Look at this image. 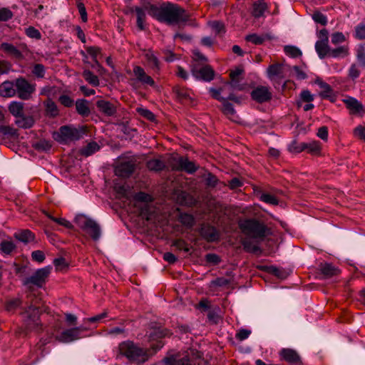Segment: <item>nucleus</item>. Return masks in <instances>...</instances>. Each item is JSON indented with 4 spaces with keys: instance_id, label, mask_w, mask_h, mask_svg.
<instances>
[{
    "instance_id": "nucleus-1",
    "label": "nucleus",
    "mask_w": 365,
    "mask_h": 365,
    "mask_svg": "<svg viewBox=\"0 0 365 365\" xmlns=\"http://www.w3.org/2000/svg\"><path fill=\"white\" fill-rule=\"evenodd\" d=\"M145 9L148 14L160 23L168 25L187 22L190 20V14L178 4L170 1L163 2L159 5L147 4Z\"/></svg>"
},
{
    "instance_id": "nucleus-2",
    "label": "nucleus",
    "mask_w": 365,
    "mask_h": 365,
    "mask_svg": "<svg viewBox=\"0 0 365 365\" xmlns=\"http://www.w3.org/2000/svg\"><path fill=\"white\" fill-rule=\"evenodd\" d=\"M118 348L120 354L131 362L141 364L148 359L149 355L147 350L132 341H125L120 343Z\"/></svg>"
},
{
    "instance_id": "nucleus-3",
    "label": "nucleus",
    "mask_w": 365,
    "mask_h": 365,
    "mask_svg": "<svg viewBox=\"0 0 365 365\" xmlns=\"http://www.w3.org/2000/svg\"><path fill=\"white\" fill-rule=\"evenodd\" d=\"M21 316L22 317L23 325L24 327V333L25 336H26L29 332L33 331L38 332L41 330L38 307L30 304L21 312Z\"/></svg>"
},
{
    "instance_id": "nucleus-4",
    "label": "nucleus",
    "mask_w": 365,
    "mask_h": 365,
    "mask_svg": "<svg viewBox=\"0 0 365 365\" xmlns=\"http://www.w3.org/2000/svg\"><path fill=\"white\" fill-rule=\"evenodd\" d=\"M74 222L82 232L93 241H98L100 239L101 228L94 220L85 215L79 214L75 217Z\"/></svg>"
},
{
    "instance_id": "nucleus-5",
    "label": "nucleus",
    "mask_w": 365,
    "mask_h": 365,
    "mask_svg": "<svg viewBox=\"0 0 365 365\" xmlns=\"http://www.w3.org/2000/svg\"><path fill=\"white\" fill-rule=\"evenodd\" d=\"M240 230L245 235L252 238H264L268 232L267 227L262 222L254 219H247L239 224Z\"/></svg>"
},
{
    "instance_id": "nucleus-6",
    "label": "nucleus",
    "mask_w": 365,
    "mask_h": 365,
    "mask_svg": "<svg viewBox=\"0 0 365 365\" xmlns=\"http://www.w3.org/2000/svg\"><path fill=\"white\" fill-rule=\"evenodd\" d=\"M51 269V266L38 269L31 277H26L23 280V284L26 286L30 290L32 289L33 286L38 288L43 287L46 282Z\"/></svg>"
},
{
    "instance_id": "nucleus-7",
    "label": "nucleus",
    "mask_w": 365,
    "mask_h": 365,
    "mask_svg": "<svg viewBox=\"0 0 365 365\" xmlns=\"http://www.w3.org/2000/svg\"><path fill=\"white\" fill-rule=\"evenodd\" d=\"M16 94L21 100H29L35 91V86L23 77L15 80Z\"/></svg>"
},
{
    "instance_id": "nucleus-8",
    "label": "nucleus",
    "mask_w": 365,
    "mask_h": 365,
    "mask_svg": "<svg viewBox=\"0 0 365 365\" xmlns=\"http://www.w3.org/2000/svg\"><path fill=\"white\" fill-rule=\"evenodd\" d=\"M85 330L86 329L83 328V327H78L68 329L62 331L59 336H57L56 339L58 341L63 343L71 342L74 340L80 339L81 337V332Z\"/></svg>"
},
{
    "instance_id": "nucleus-9",
    "label": "nucleus",
    "mask_w": 365,
    "mask_h": 365,
    "mask_svg": "<svg viewBox=\"0 0 365 365\" xmlns=\"http://www.w3.org/2000/svg\"><path fill=\"white\" fill-rule=\"evenodd\" d=\"M250 95L252 99L259 103L268 102L272 98V93L269 88L262 86H259L253 89Z\"/></svg>"
},
{
    "instance_id": "nucleus-10",
    "label": "nucleus",
    "mask_w": 365,
    "mask_h": 365,
    "mask_svg": "<svg viewBox=\"0 0 365 365\" xmlns=\"http://www.w3.org/2000/svg\"><path fill=\"white\" fill-rule=\"evenodd\" d=\"M200 235L208 242L219 240L220 232L217 228L208 223H203L200 229Z\"/></svg>"
},
{
    "instance_id": "nucleus-11",
    "label": "nucleus",
    "mask_w": 365,
    "mask_h": 365,
    "mask_svg": "<svg viewBox=\"0 0 365 365\" xmlns=\"http://www.w3.org/2000/svg\"><path fill=\"white\" fill-rule=\"evenodd\" d=\"M59 135L63 141L78 140L82 137V132L76 128L63 125L59 128Z\"/></svg>"
},
{
    "instance_id": "nucleus-12",
    "label": "nucleus",
    "mask_w": 365,
    "mask_h": 365,
    "mask_svg": "<svg viewBox=\"0 0 365 365\" xmlns=\"http://www.w3.org/2000/svg\"><path fill=\"white\" fill-rule=\"evenodd\" d=\"M135 170V163L133 161H123L115 168V173L121 178H129Z\"/></svg>"
},
{
    "instance_id": "nucleus-13",
    "label": "nucleus",
    "mask_w": 365,
    "mask_h": 365,
    "mask_svg": "<svg viewBox=\"0 0 365 365\" xmlns=\"http://www.w3.org/2000/svg\"><path fill=\"white\" fill-rule=\"evenodd\" d=\"M192 75L198 79L210 82L213 80L215 71L210 65H205L200 68H193L192 69Z\"/></svg>"
},
{
    "instance_id": "nucleus-14",
    "label": "nucleus",
    "mask_w": 365,
    "mask_h": 365,
    "mask_svg": "<svg viewBox=\"0 0 365 365\" xmlns=\"http://www.w3.org/2000/svg\"><path fill=\"white\" fill-rule=\"evenodd\" d=\"M133 72L135 77V80L140 83L142 85L149 86L151 87H154L155 86V81L151 76L145 73L144 68H143L141 66H134Z\"/></svg>"
},
{
    "instance_id": "nucleus-15",
    "label": "nucleus",
    "mask_w": 365,
    "mask_h": 365,
    "mask_svg": "<svg viewBox=\"0 0 365 365\" xmlns=\"http://www.w3.org/2000/svg\"><path fill=\"white\" fill-rule=\"evenodd\" d=\"M279 356L284 361L292 365H302L301 357L297 351L292 349L284 348L279 352Z\"/></svg>"
},
{
    "instance_id": "nucleus-16",
    "label": "nucleus",
    "mask_w": 365,
    "mask_h": 365,
    "mask_svg": "<svg viewBox=\"0 0 365 365\" xmlns=\"http://www.w3.org/2000/svg\"><path fill=\"white\" fill-rule=\"evenodd\" d=\"M175 99L180 103H188L192 101L191 91L188 88L176 85L173 88Z\"/></svg>"
},
{
    "instance_id": "nucleus-17",
    "label": "nucleus",
    "mask_w": 365,
    "mask_h": 365,
    "mask_svg": "<svg viewBox=\"0 0 365 365\" xmlns=\"http://www.w3.org/2000/svg\"><path fill=\"white\" fill-rule=\"evenodd\" d=\"M317 84L322 88L319 96L322 98L329 99L331 103H334L336 100V96L331 86L321 79L316 81Z\"/></svg>"
},
{
    "instance_id": "nucleus-18",
    "label": "nucleus",
    "mask_w": 365,
    "mask_h": 365,
    "mask_svg": "<svg viewBox=\"0 0 365 365\" xmlns=\"http://www.w3.org/2000/svg\"><path fill=\"white\" fill-rule=\"evenodd\" d=\"M342 101L345 104L346 108L349 109L351 115L359 114L360 112L364 110L362 103L355 98L349 96L343 99Z\"/></svg>"
},
{
    "instance_id": "nucleus-19",
    "label": "nucleus",
    "mask_w": 365,
    "mask_h": 365,
    "mask_svg": "<svg viewBox=\"0 0 365 365\" xmlns=\"http://www.w3.org/2000/svg\"><path fill=\"white\" fill-rule=\"evenodd\" d=\"M98 110L106 116H113L116 113V106L110 101L98 100L96 102Z\"/></svg>"
},
{
    "instance_id": "nucleus-20",
    "label": "nucleus",
    "mask_w": 365,
    "mask_h": 365,
    "mask_svg": "<svg viewBox=\"0 0 365 365\" xmlns=\"http://www.w3.org/2000/svg\"><path fill=\"white\" fill-rule=\"evenodd\" d=\"M320 274L323 275V279H329L334 276H337L339 269L331 263H321L319 265Z\"/></svg>"
},
{
    "instance_id": "nucleus-21",
    "label": "nucleus",
    "mask_w": 365,
    "mask_h": 365,
    "mask_svg": "<svg viewBox=\"0 0 365 365\" xmlns=\"http://www.w3.org/2000/svg\"><path fill=\"white\" fill-rule=\"evenodd\" d=\"M16 95L15 82L6 81L0 85V96L4 98H11Z\"/></svg>"
},
{
    "instance_id": "nucleus-22",
    "label": "nucleus",
    "mask_w": 365,
    "mask_h": 365,
    "mask_svg": "<svg viewBox=\"0 0 365 365\" xmlns=\"http://www.w3.org/2000/svg\"><path fill=\"white\" fill-rule=\"evenodd\" d=\"M76 112L83 117H88L91 114L89 101L86 99H78L76 103Z\"/></svg>"
},
{
    "instance_id": "nucleus-23",
    "label": "nucleus",
    "mask_w": 365,
    "mask_h": 365,
    "mask_svg": "<svg viewBox=\"0 0 365 365\" xmlns=\"http://www.w3.org/2000/svg\"><path fill=\"white\" fill-rule=\"evenodd\" d=\"M46 115L50 118H55L59 115V110L56 103L51 98L43 102Z\"/></svg>"
},
{
    "instance_id": "nucleus-24",
    "label": "nucleus",
    "mask_w": 365,
    "mask_h": 365,
    "mask_svg": "<svg viewBox=\"0 0 365 365\" xmlns=\"http://www.w3.org/2000/svg\"><path fill=\"white\" fill-rule=\"evenodd\" d=\"M35 120L32 116L22 115L15 120L16 125L21 128L28 129L33 127Z\"/></svg>"
},
{
    "instance_id": "nucleus-25",
    "label": "nucleus",
    "mask_w": 365,
    "mask_h": 365,
    "mask_svg": "<svg viewBox=\"0 0 365 365\" xmlns=\"http://www.w3.org/2000/svg\"><path fill=\"white\" fill-rule=\"evenodd\" d=\"M267 9V3L264 0H259L253 3L252 14L255 18H259Z\"/></svg>"
},
{
    "instance_id": "nucleus-26",
    "label": "nucleus",
    "mask_w": 365,
    "mask_h": 365,
    "mask_svg": "<svg viewBox=\"0 0 365 365\" xmlns=\"http://www.w3.org/2000/svg\"><path fill=\"white\" fill-rule=\"evenodd\" d=\"M259 269L271 274L279 279H285L287 277V273L283 269H280L274 266L263 265L259 267Z\"/></svg>"
},
{
    "instance_id": "nucleus-27",
    "label": "nucleus",
    "mask_w": 365,
    "mask_h": 365,
    "mask_svg": "<svg viewBox=\"0 0 365 365\" xmlns=\"http://www.w3.org/2000/svg\"><path fill=\"white\" fill-rule=\"evenodd\" d=\"M315 49L320 58L329 56L330 48L328 41H317L315 43Z\"/></svg>"
},
{
    "instance_id": "nucleus-28",
    "label": "nucleus",
    "mask_w": 365,
    "mask_h": 365,
    "mask_svg": "<svg viewBox=\"0 0 365 365\" xmlns=\"http://www.w3.org/2000/svg\"><path fill=\"white\" fill-rule=\"evenodd\" d=\"M0 49L12 55L17 59H21L23 58L22 53L11 43H2L0 46Z\"/></svg>"
},
{
    "instance_id": "nucleus-29",
    "label": "nucleus",
    "mask_w": 365,
    "mask_h": 365,
    "mask_svg": "<svg viewBox=\"0 0 365 365\" xmlns=\"http://www.w3.org/2000/svg\"><path fill=\"white\" fill-rule=\"evenodd\" d=\"M82 76L88 83L93 87H97L100 84L98 77L88 68L83 69Z\"/></svg>"
},
{
    "instance_id": "nucleus-30",
    "label": "nucleus",
    "mask_w": 365,
    "mask_h": 365,
    "mask_svg": "<svg viewBox=\"0 0 365 365\" xmlns=\"http://www.w3.org/2000/svg\"><path fill=\"white\" fill-rule=\"evenodd\" d=\"M14 237L20 242L28 243L34 240L35 235L29 230H24L16 232Z\"/></svg>"
},
{
    "instance_id": "nucleus-31",
    "label": "nucleus",
    "mask_w": 365,
    "mask_h": 365,
    "mask_svg": "<svg viewBox=\"0 0 365 365\" xmlns=\"http://www.w3.org/2000/svg\"><path fill=\"white\" fill-rule=\"evenodd\" d=\"M145 11L147 10L145 9V6L143 8H141L140 6H135V12L136 14L137 17V26L141 31L145 29L144 23L146 19Z\"/></svg>"
},
{
    "instance_id": "nucleus-32",
    "label": "nucleus",
    "mask_w": 365,
    "mask_h": 365,
    "mask_svg": "<svg viewBox=\"0 0 365 365\" xmlns=\"http://www.w3.org/2000/svg\"><path fill=\"white\" fill-rule=\"evenodd\" d=\"M24 104L21 102L12 101L8 107L9 111L14 117L18 118L24 115Z\"/></svg>"
},
{
    "instance_id": "nucleus-33",
    "label": "nucleus",
    "mask_w": 365,
    "mask_h": 365,
    "mask_svg": "<svg viewBox=\"0 0 365 365\" xmlns=\"http://www.w3.org/2000/svg\"><path fill=\"white\" fill-rule=\"evenodd\" d=\"M267 76L270 80H273L274 77H282V64L281 63H274L267 68Z\"/></svg>"
},
{
    "instance_id": "nucleus-34",
    "label": "nucleus",
    "mask_w": 365,
    "mask_h": 365,
    "mask_svg": "<svg viewBox=\"0 0 365 365\" xmlns=\"http://www.w3.org/2000/svg\"><path fill=\"white\" fill-rule=\"evenodd\" d=\"M171 333L166 328L158 327L153 328L150 333V339L151 340H158L170 335Z\"/></svg>"
},
{
    "instance_id": "nucleus-35",
    "label": "nucleus",
    "mask_w": 365,
    "mask_h": 365,
    "mask_svg": "<svg viewBox=\"0 0 365 365\" xmlns=\"http://www.w3.org/2000/svg\"><path fill=\"white\" fill-rule=\"evenodd\" d=\"M267 39H271V37L268 34L259 36L257 34H252L245 36L246 41L250 42L255 45H262Z\"/></svg>"
},
{
    "instance_id": "nucleus-36",
    "label": "nucleus",
    "mask_w": 365,
    "mask_h": 365,
    "mask_svg": "<svg viewBox=\"0 0 365 365\" xmlns=\"http://www.w3.org/2000/svg\"><path fill=\"white\" fill-rule=\"evenodd\" d=\"M145 57L150 68L155 71L160 70V61L151 51H148Z\"/></svg>"
},
{
    "instance_id": "nucleus-37",
    "label": "nucleus",
    "mask_w": 365,
    "mask_h": 365,
    "mask_svg": "<svg viewBox=\"0 0 365 365\" xmlns=\"http://www.w3.org/2000/svg\"><path fill=\"white\" fill-rule=\"evenodd\" d=\"M221 110L225 115L229 118V119L235 120V118L237 117L236 111L233 107V105L228 102L227 99L222 102V108Z\"/></svg>"
},
{
    "instance_id": "nucleus-38",
    "label": "nucleus",
    "mask_w": 365,
    "mask_h": 365,
    "mask_svg": "<svg viewBox=\"0 0 365 365\" xmlns=\"http://www.w3.org/2000/svg\"><path fill=\"white\" fill-rule=\"evenodd\" d=\"M99 145L96 142L92 141L81 149V154L85 157H88L99 150Z\"/></svg>"
},
{
    "instance_id": "nucleus-39",
    "label": "nucleus",
    "mask_w": 365,
    "mask_h": 365,
    "mask_svg": "<svg viewBox=\"0 0 365 365\" xmlns=\"http://www.w3.org/2000/svg\"><path fill=\"white\" fill-rule=\"evenodd\" d=\"M146 166L148 170L155 172L162 171L165 168V163L160 159L149 160L146 163Z\"/></svg>"
},
{
    "instance_id": "nucleus-40",
    "label": "nucleus",
    "mask_w": 365,
    "mask_h": 365,
    "mask_svg": "<svg viewBox=\"0 0 365 365\" xmlns=\"http://www.w3.org/2000/svg\"><path fill=\"white\" fill-rule=\"evenodd\" d=\"M180 165V171H185L189 174L194 173L197 170V167L195 163L188 160L187 158L182 157V160Z\"/></svg>"
},
{
    "instance_id": "nucleus-41",
    "label": "nucleus",
    "mask_w": 365,
    "mask_h": 365,
    "mask_svg": "<svg viewBox=\"0 0 365 365\" xmlns=\"http://www.w3.org/2000/svg\"><path fill=\"white\" fill-rule=\"evenodd\" d=\"M349 55V48L346 46H339L336 48L331 49L329 57L331 58H344Z\"/></svg>"
},
{
    "instance_id": "nucleus-42",
    "label": "nucleus",
    "mask_w": 365,
    "mask_h": 365,
    "mask_svg": "<svg viewBox=\"0 0 365 365\" xmlns=\"http://www.w3.org/2000/svg\"><path fill=\"white\" fill-rule=\"evenodd\" d=\"M208 25L216 35L222 36L226 32L225 24L220 21H210Z\"/></svg>"
},
{
    "instance_id": "nucleus-43",
    "label": "nucleus",
    "mask_w": 365,
    "mask_h": 365,
    "mask_svg": "<svg viewBox=\"0 0 365 365\" xmlns=\"http://www.w3.org/2000/svg\"><path fill=\"white\" fill-rule=\"evenodd\" d=\"M243 73V69L237 68L234 71H231L230 73V78L231 79V82L230 83L231 86L235 88H238L239 90H242V88H240L238 83L240 82L239 76Z\"/></svg>"
},
{
    "instance_id": "nucleus-44",
    "label": "nucleus",
    "mask_w": 365,
    "mask_h": 365,
    "mask_svg": "<svg viewBox=\"0 0 365 365\" xmlns=\"http://www.w3.org/2000/svg\"><path fill=\"white\" fill-rule=\"evenodd\" d=\"M306 150L308 153L312 155H319L321 153L322 147L319 141H312L310 143H305Z\"/></svg>"
},
{
    "instance_id": "nucleus-45",
    "label": "nucleus",
    "mask_w": 365,
    "mask_h": 365,
    "mask_svg": "<svg viewBox=\"0 0 365 365\" xmlns=\"http://www.w3.org/2000/svg\"><path fill=\"white\" fill-rule=\"evenodd\" d=\"M16 248V246L12 241L3 240L0 243V252L5 255H10Z\"/></svg>"
},
{
    "instance_id": "nucleus-46",
    "label": "nucleus",
    "mask_w": 365,
    "mask_h": 365,
    "mask_svg": "<svg viewBox=\"0 0 365 365\" xmlns=\"http://www.w3.org/2000/svg\"><path fill=\"white\" fill-rule=\"evenodd\" d=\"M22 304V301L19 298L9 299L5 303V309L7 312H14Z\"/></svg>"
},
{
    "instance_id": "nucleus-47",
    "label": "nucleus",
    "mask_w": 365,
    "mask_h": 365,
    "mask_svg": "<svg viewBox=\"0 0 365 365\" xmlns=\"http://www.w3.org/2000/svg\"><path fill=\"white\" fill-rule=\"evenodd\" d=\"M33 147L38 151H48L51 147V142L45 139L40 140L33 145Z\"/></svg>"
},
{
    "instance_id": "nucleus-48",
    "label": "nucleus",
    "mask_w": 365,
    "mask_h": 365,
    "mask_svg": "<svg viewBox=\"0 0 365 365\" xmlns=\"http://www.w3.org/2000/svg\"><path fill=\"white\" fill-rule=\"evenodd\" d=\"M285 53L292 57L297 58L302 56V51L296 46H285L284 48Z\"/></svg>"
},
{
    "instance_id": "nucleus-49",
    "label": "nucleus",
    "mask_w": 365,
    "mask_h": 365,
    "mask_svg": "<svg viewBox=\"0 0 365 365\" xmlns=\"http://www.w3.org/2000/svg\"><path fill=\"white\" fill-rule=\"evenodd\" d=\"M133 200L136 202L148 203L153 201V197L150 195L140 191L133 195Z\"/></svg>"
},
{
    "instance_id": "nucleus-50",
    "label": "nucleus",
    "mask_w": 365,
    "mask_h": 365,
    "mask_svg": "<svg viewBox=\"0 0 365 365\" xmlns=\"http://www.w3.org/2000/svg\"><path fill=\"white\" fill-rule=\"evenodd\" d=\"M0 133L4 136L14 137L18 135V131L10 125H0Z\"/></svg>"
},
{
    "instance_id": "nucleus-51",
    "label": "nucleus",
    "mask_w": 365,
    "mask_h": 365,
    "mask_svg": "<svg viewBox=\"0 0 365 365\" xmlns=\"http://www.w3.org/2000/svg\"><path fill=\"white\" fill-rule=\"evenodd\" d=\"M242 245L244 250L248 252L257 253V252L260 251L259 247L253 244L252 242L250 240H245L242 242Z\"/></svg>"
},
{
    "instance_id": "nucleus-52",
    "label": "nucleus",
    "mask_w": 365,
    "mask_h": 365,
    "mask_svg": "<svg viewBox=\"0 0 365 365\" xmlns=\"http://www.w3.org/2000/svg\"><path fill=\"white\" fill-rule=\"evenodd\" d=\"M182 157H173L168 160V166L173 171H180V164L182 163Z\"/></svg>"
},
{
    "instance_id": "nucleus-53",
    "label": "nucleus",
    "mask_w": 365,
    "mask_h": 365,
    "mask_svg": "<svg viewBox=\"0 0 365 365\" xmlns=\"http://www.w3.org/2000/svg\"><path fill=\"white\" fill-rule=\"evenodd\" d=\"M180 222L183 225L191 227L193 226L195 220H194V217H192V215L187 214V213H184V214L180 215Z\"/></svg>"
},
{
    "instance_id": "nucleus-54",
    "label": "nucleus",
    "mask_w": 365,
    "mask_h": 365,
    "mask_svg": "<svg viewBox=\"0 0 365 365\" xmlns=\"http://www.w3.org/2000/svg\"><path fill=\"white\" fill-rule=\"evenodd\" d=\"M260 200L267 204L277 205L279 203L278 199L273 195L269 193H263L260 196Z\"/></svg>"
},
{
    "instance_id": "nucleus-55",
    "label": "nucleus",
    "mask_w": 365,
    "mask_h": 365,
    "mask_svg": "<svg viewBox=\"0 0 365 365\" xmlns=\"http://www.w3.org/2000/svg\"><path fill=\"white\" fill-rule=\"evenodd\" d=\"M25 34L31 38L39 40L41 38V32L34 26H29L25 29Z\"/></svg>"
},
{
    "instance_id": "nucleus-56",
    "label": "nucleus",
    "mask_w": 365,
    "mask_h": 365,
    "mask_svg": "<svg viewBox=\"0 0 365 365\" xmlns=\"http://www.w3.org/2000/svg\"><path fill=\"white\" fill-rule=\"evenodd\" d=\"M312 19L316 23L320 24L322 26H325L327 24V16L320 11H314L312 14Z\"/></svg>"
},
{
    "instance_id": "nucleus-57",
    "label": "nucleus",
    "mask_w": 365,
    "mask_h": 365,
    "mask_svg": "<svg viewBox=\"0 0 365 365\" xmlns=\"http://www.w3.org/2000/svg\"><path fill=\"white\" fill-rule=\"evenodd\" d=\"M32 73L37 78H43L45 76V66L41 63L35 64L32 69Z\"/></svg>"
},
{
    "instance_id": "nucleus-58",
    "label": "nucleus",
    "mask_w": 365,
    "mask_h": 365,
    "mask_svg": "<svg viewBox=\"0 0 365 365\" xmlns=\"http://www.w3.org/2000/svg\"><path fill=\"white\" fill-rule=\"evenodd\" d=\"M173 246L175 247L179 250H183L185 252H188L190 251L188 244L182 239L175 240L173 242Z\"/></svg>"
},
{
    "instance_id": "nucleus-59",
    "label": "nucleus",
    "mask_w": 365,
    "mask_h": 365,
    "mask_svg": "<svg viewBox=\"0 0 365 365\" xmlns=\"http://www.w3.org/2000/svg\"><path fill=\"white\" fill-rule=\"evenodd\" d=\"M85 48L93 60L97 59L98 56L101 54V48L98 46H86Z\"/></svg>"
},
{
    "instance_id": "nucleus-60",
    "label": "nucleus",
    "mask_w": 365,
    "mask_h": 365,
    "mask_svg": "<svg viewBox=\"0 0 365 365\" xmlns=\"http://www.w3.org/2000/svg\"><path fill=\"white\" fill-rule=\"evenodd\" d=\"M14 14L13 12L7 8L0 9V21H7L12 19Z\"/></svg>"
},
{
    "instance_id": "nucleus-61",
    "label": "nucleus",
    "mask_w": 365,
    "mask_h": 365,
    "mask_svg": "<svg viewBox=\"0 0 365 365\" xmlns=\"http://www.w3.org/2000/svg\"><path fill=\"white\" fill-rule=\"evenodd\" d=\"M58 101L66 108H71L74 104L73 100L68 95L60 96Z\"/></svg>"
},
{
    "instance_id": "nucleus-62",
    "label": "nucleus",
    "mask_w": 365,
    "mask_h": 365,
    "mask_svg": "<svg viewBox=\"0 0 365 365\" xmlns=\"http://www.w3.org/2000/svg\"><path fill=\"white\" fill-rule=\"evenodd\" d=\"M205 180L206 185L212 187H215L218 182L217 178L211 173H207Z\"/></svg>"
},
{
    "instance_id": "nucleus-63",
    "label": "nucleus",
    "mask_w": 365,
    "mask_h": 365,
    "mask_svg": "<svg viewBox=\"0 0 365 365\" xmlns=\"http://www.w3.org/2000/svg\"><path fill=\"white\" fill-rule=\"evenodd\" d=\"M354 135L365 141V127L359 125L356 126L353 131Z\"/></svg>"
},
{
    "instance_id": "nucleus-64",
    "label": "nucleus",
    "mask_w": 365,
    "mask_h": 365,
    "mask_svg": "<svg viewBox=\"0 0 365 365\" xmlns=\"http://www.w3.org/2000/svg\"><path fill=\"white\" fill-rule=\"evenodd\" d=\"M355 36L359 39H365V25L359 24L355 29Z\"/></svg>"
}]
</instances>
